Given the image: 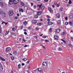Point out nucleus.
Here are the masks:
<instances>
[{
    "instance_id": "obj_44",
    "label": "nucleus",
    "mask_w": 73,
    "mask_h": 73,
    "mask_svg": "<svg viewBox=\"0 0 73 73\" xmlns=\"http://www.w3.org/2000/svg\"><path fill=\"white\" fill-rule=\"evenodd\" d=\"M46 17H47V18H48V19H49V18H50V17L48 15H47L46 16Z\"/></svg>"
},
{
    "instance_id": "obj_32",
    "label": "nucleus",
    "mask_w": 73,
    "mask_h": 73,
    "mask_svg": "<svg viewBox=\"0 0 73 73\" xmlns=\"http://www.w3.org/2000/svg\"><path fill=\"white\" fill-rule=\"evenodd\" d=\"M3 11H2V10H1V9H0V15H1V14L2 13H3Z\"/></svg>"
},
{
    "instance_id": "obj_21",
    "label": "nucleus",
    "mask_w": 73,
    "mask_h": 73,
    "mask_svg": "<svg viewBox=\"0 0 73 73\" xmlns=\"http://www.w3.org/2000/svg\"><path fill=\"white\" fill-rule=\"evenodd\" d=\"M73 17L72 15H70L69 16V18L70 19H72Z\"/></svg>"
},
{
    "instance_id": "obj_24",
    "label": "nucleus",
    "mask_w": 73,
    "mask_h": 73,
    "mask_svg": "<svg viewBox=\"0 0 73 73\" xmlns=\"http://www.w3.org/2000/svg\"><path fill=\"white\" fill-rule=\"evenodd\" d=\"M11 35H12L13 36V35L15 36L16 34H15V33H11Z\"/></svg>"
},
{
    "instance_id": "obj_25",
    "label": "nucleus",
    "mask_w": 73,
    "mask_h": 73,
    "mask_svg": "<svg viewBox=\"0 0 73 73\" xmlns=\"http://www.w3.org/2000/svg\"><path fill=\"white\" fill-rule=\"evenodd\" d=\"M13 53L15 55H16V54H17V52H16V51H14Z\"/></svg>"
},
{
    "instance_id": "obj_18",
    "label": "nucleus",
    "mask_w": 73,
    "mask_h": 73,
    "mask_svg": "<svg viewBox=\"0 0 73 73\" xmlns=\"http://www.w3.org/2000/svg\"><path fill=\"white\" fill-rule=\"evenodd\" d=\"M38 15L37 14L36 15H35L34 16V17L35 18V19H37L38 17Z\"/></svg>"
},
{
    "instance_id": "obj_27",
    "label": "nucleus",
    "mask_w": 73,
    "mask_h": 73,
    "mask_svg": "<svg viewBox=\"0 0 73 73\" xmlns=\"http://www.w3.org/2000/svg\"><path fill=\"white\" fill-rule=\"evenodd\" d=\"M27 21H25L23 22L24 25H27Z\"/></svg>"
},
{
    "instance_id": "obj_46",
    "label": "nucleus",
    "mask_w": 73,
    "mask_h": 73,
    "mask_svg": "<svg viewBox=\"0 0 73 73\" xmlns=\"http://www.w3.org/2000/svg\"><path fill=\"white\" fill-rule=\"evenodd\" d=\"M11 59L12 60H14V57H11Z\"/></svg>"
},
{
    "instance_id": "obj_5",
    "label": "nucleus",
    "mask_w": 73,
    "mask_h": 73,
    "mask_svg": "<svg viewBox=\"0 0 73 73\" xmlns=\"http://www.w3.org/2000/svg\"><path fill=\"white\" fill-rule=\"evenodd\" d=\"M48 10L49 11H50L51 13H53V11L52 10V8H51L50 7H48Z\"/></svg>"
},
{
    "instance_id": "obj_19",
    "label": "nucleus",
    "mask_w": 73,
    "mask_h": 73,
    "mask_svg": "<svg viewBox=\"0 0 73 73\" xmlns=\"http://www.w3.org/2000/svg\"><path fill=\"white\" fill-rule=\"evenodd\" d=\"M58 24L60 25V24H61V21L58 20L57 22Z\"/></svg>"
},
{
    "instance_id": "obj_40",
    "label": "nucleus",
    "mask_w": 73,
    "mask_h": 73,
    "mask_svg": "<svg viewBox=\"0 0 73 73\" xmlns=\"http://www.w3.org/2000/svg\"><path fill=\"white\" fill-rule=\"evenodd\" d=\"M68 24H69V23L67 22H66L65 23V25H68Z\"/></svg>"
},
{
    "instance_id": "obj_16",
    "label": "nucleus",
    "mask_w": 73,
    "mask_h": 73,
    "mask_svg": "<svg viewBox=\"0 0 73 73\" xmlns=\"http://www.w3.org/2000/svg\"><path fill=\"white\" fill-rule=\"evenodd\" d=\"M42 25V23H40L38 22L37 23V25H38V26H41V25Z\"/></svg>"
},
{
    "instance_id": "obj_62",
    "label": "nucleus",
    "mask_w": 73,
    "mask_h": 73,
    "mask_svg": "<svg viewBox=\"0 0 73 73\" xmlns=\"http://www.w3.org/2000/svg\"><path fill=\"white\" fill-rule=\"evenodd\" d=\"M65 19L66 20H68V17H66Z\"/></svg>"
},
{
    "instance_id": "obj_12",
    "label": "nucleus",
    "mask_w": 73,
    "mask_h": 73,
    "mask_svg": "<svg viewBox=\"0 0 73 73\" xmlns=\"http://www.w3.org/2000/svg\"><path fill=\"white\" fill-rule=\"evenodd\" d=\"M54 40H57V39H58V37H57V36L56 35H55L54 36Z\"/></svg>"
},
{
    "instance_id": "obj_4",
    "label": "nucleus",
    "mask_w": 73,
    "mask_h": 73,
    "mask_svg": "<svg viewBox=\"0 0 73 73\" xmlns=\"http://www.w3.org/2000/svg\"><path fill=\"white\" fill-rule=\"evenodd\" d=\"M42 64L44 66H47V62H43L42 63Z\"/></svg>"
},
{
    "instance_id": "obj_33",
    "label": "nucleus",
    "mask_w": 73,
    "mask_h": 73,
    "mask_svg": "<svg viewBox=\"0 0 73 73\" xmlns=\"http://www.w3.org/2000/svg\"><path fill=\"white\" fill-rule=\"evenodd\" d=\"M45 8V7H44V6H42L41 8V10L42 11V10H43V9Z\"/></svg>"
},
{
    "instance_id": "obj_31",
    "label": "nucleus",
    "mask_w": 73,
    "mask_h": 73,
    "mask_svg": "<svg viewBox=\"0 0 73 73\" xmlns=\"http://www.w3.org/2000/svg\"><path fill=\"white\" fill-rule=\"evenodd\" d=\"M23 61H27V59L26 58H24L23 59Z\"/></svg>"
},
{
    "instance_id": "obj_41",
    "label": "nucleus",
    "mask_w": 73,
    "mask_h": 73,
    "mask_svg": "<svg viewBox=\"0 0 73 73\" xmlns=\"http://www.w3.org/2000/svg\"><path fill=\"white\" fill-rule=\"evenodd\" d=\"M42 38H46V36H42Z\"/></svg>"
},
{
    "instance_id": "obj_1",
    "label": "nucleus",
    "mask_w": 73,
    "mask_h": 73,
    "mask_svg": "<svg viewBox=\"0 0 73 73\" xmlns=\"http://www.w3.org/2000/svg\"><path fill=\"white\" fill-rule=\"evenodd\" d=\"M19 2V0H9V3L10 4V5H12L13 4V3L15 4H17Z\"/></svg>"
},
{
    "instance_id": "obj_8",
    "label": "nucleus",
    "mask_w": 73,
    "mask_h": 73,
    "mask_svg": "<svg viewBox=\"0 0 73 73\" xmlns=\"http://www.w3.org/2000/svg\"><path fill=\"white\" fill-rule=\"evenodd\" d=\"M32 23L33 24H36L37 23V22L36 20H33L32 21Z\"/></svg>"
},
{
    "instance_id": "obj_37",
    "label": "nucleus",
    "mask_w": 73,
    "mask_h": 73,
    "mask_svg": "<svg viewBox=\"0 0 73 73\" xmlns=\"http://www.w3.org/2000/svg\"><path fill=\"white\" fill-rule=\"evenodd\" d=\"M68 45L70 47H71V48H72V47H73V46L72 45V44H69Z\"/></svg>"
},
{
    "instance_id": "obj_42",
    "label": "nucleus",
    "mask_w": 73,
    "mask_h": 73,
    "mask_svg": "<svg viewBox=\"0 0 73 73\" xmlns=\"http://www.w3.org/2000/svg\"><path fill=\"white\" fill-rule=\"evenodd\" d=\"M69 3L70 4L72 3V1H71V0H69Z\"/></svg>"
},
{
    "instance_id": "obj_17",
    "label": "nucleus",
    "mask_w": 73,
    "mask_h": 73,
    "mask_svg": "<svg viewBox=\"0 0 73 73\" xmlns=\"http://www.w3.org/2000/svg\"><path fill=\"white\" fill-rule=\"evenodd\" d=\"M19 11L20 12H24V10H23L22 9H19Z\"/></svg>"
},
{
    "instance_id": "obj_51",
    "label": "nucleus",
    "mask_w": 73,
    "mask_h": 73,
    "mask_svg": "<svg viewBox=\"0 0 73 73\" xmlns=\"http://www.w3.org/2000/svg\"><path fill=\"white\" fill-rule=\"evenodd\" d=\"M36 6L35 5H34V9H36Z\"/></svg>"
},
{
    "instance_id": "obj_43",
    "label": "nucleus",
    "mask_w": 73,
    "mask_h": 73,
    "mask_svg": "<svg viewBox=\"0 0 73 73\" xmlns=\"http://www.w3.org/2000/svg\"><path fill=\"white\" fill-rule=\"evenodd\" d=\"M49 40H45V42H49Z\"/></svg>"
},
{
    "instance_id": "obj_60",
    "label": "nucleus",
    "mask_w": 73,
    "mask_h": 73,
    "mask_svg": "<svg viewBox=\"0 0 73 73\" xmlns=\"http://www.w3.org/2000/svg\"><path fill=\"white\" fill-rule=\"evenodd\" d=\"M22 66H24V65H25V64L24 63H22Z\"/></svg>"
},
{
    "instance_id": "obj_2",
    "label": "nucleus",
    "mask_w": 73,
    "mask_h": 73,
    "mask_svg": "<svg viewBox=\"0 0 73 73\" xmlns=\"http://www.w3.org/2000/svg\"><path fill=\"white\" fill-rule=\"evenodd\" d=\"M13 12L12 11H10L9 12V15L10 16H12L13 15Z\"/></svg>"
},
{
    "instance_id": "obj_39",
    "label": "nucleus",
    "mask_w": 73,
    "mask_h": 73,
    "mask_svg": "<svg viewBox=\"0 0 73 73\" xmlns=\"http://www.w3.org/2000/svg\"><path fill=\"white\" fill-rule=\"evenodd\" d=\"M9 31H6L5 33L6 35H8V33H9Z\"/></svg>"
},
{
    "instance_id": "obj_49",
    "label": "nucleus",
    "mask_w": 73,
    "mask_h": 73,
    "mask_svg": "<svg viewBox=\"0 0 73 73\" xmlns=\"http://www.w3.org/2000/svg\"><path fill=\"white\" fill-rule=\"evenodd\" d=\"M35 29L36 30H37V31H38V30H39V28H36Z\"/></svg>"
},
{
    "instance_id": "obj_29",
    "label": "nucleus",
    "mask_w": 73,
    "mask_h": 73,
    "mask_svg": "<svg viewBox=\"0 0 73 73\" xmlns=\"http://www.w3.org/2000/svg\"><path fill=\"white\" fill-rule=\"evenodd\" d=\"M18 69H20L21 67V64H20L18 65Z\"/></svg>"
},
{
    "instance_id": "obj_38",
    "label": "nucleus",
    "mask_w": 73,
    "mask_h": 73,
    "mask_svg": "<svg viewBox=\"0 0 73 73\" xmlns=\"http://www.w3.org/2000/svg\"><path fill=\"white\" fill-rule=\"evenodd\" d=\"M60 3H58V4L57 5L56 7H60Z\"/></svg>"
},
{
    "instance_id": "obj_36",
    "label": "nucleus",
    "mask_w": 73,
    "mask_h": 73,
    "mask_svg": "<svg viewBox=\"0 0 73 73\" xmlns=\"http://www.w3.org/2000/svg\"><path fill=\"white\" fill-rule=\"evenodd\" d=\"M20 29H21V30L23 28V26H20Z\"/></svg>"
},
{
    "instance_id": "obj_55",
    "label": "nucleus",
    "mask_w": 73,
    "mask_h": 73,
    "mask_svg": "<svg viewBox=\"0 0 73 73\" xmlns=\"http://www.w3.org/2000/svg\"><path fill=\"white\" fill-rule=\"evenodd\" d=\"M56 1H55L54 2V5H56Z\"/></svg>"
},
{
    "instance_id": "obj_11",
    "label": "nucleus",
    "mask_w": 73,
    "mask_h": 73,
    "mask_svg": "<svg viewBox=\"0 0 73 73\" xmlns=\"http://www.w3.org/2000/svg\"><path fill=\"white\" fill-rule=\"evenodd\" d=\"M61 31V30H60V29H57L56 30V31L57 33H59V32H60V31Z\"/></svg>"
},
{
    "instance_id": "obj_48",
    "label": "nucleus",
    "mask_w": 73,
    "mask_h": 73,
    "mask_svg": "<svg viewBox=\"0 0 73 73\" xmlns=\"http://www.w3.org/2000/svg\"><path fill=\"white\" fill-rule=\"evenodd\" d=\"M31 62V60H29L27 62H26V63H29V62Z\"/></svg>"
},
{
    "instance_id": "obj_64",
    "label": "nucleus",
    "mask_w": 73,
    "mask_h": 73,
    "mask_svg": "<svg viewBox=\"0 0 73 73\" xmlns=\"http://www.w3.org/2000/svg\"><path fill=\"white\" fill-rule=\"evenodd\" d=\"M11 73H13V71L11 70Z\"/></svg>"
},
{
    "instance_id": "obj_35",
    "label": "nucleus",
    "mask_w": 73,
    "mask_h": 73,
    "mask_svg": "<svg viewBox=\"0 0 73 73\" xmlns=\"http://www.w3.org/2000/svg\"><path fill=\"white\" fill-rule=\"evenodd\" d=\"M61 35H62L63 36H64V35H65V32H63L61 33Z\"/></svg>"
},
{
    "instance_id": "obj_45",
    "label": "nucleus",
    "mask_w": 73,
    "mask_h": 73,
    "mask_svg": "<svg viewBox=\"0 0 73 73\" xmlns=\"http://www.w3.org/2000/svg\"><path fill=\"white\" fill-rule=\"evenodd\" d=\"M23 42H25L26 41H27V40H25V39H23Z\"/></svg>"
},
{
    "instance_id": "obj_56",
    "label": "nucleus",
    "mask_w": 73,
    "mask_h": 73,
    "mask_svg": "<svg viewBox=\"0 0 73 73\" xmlns=\"http://www.w3.org/2000/svg\"><path fill=\"white\" fill-rule=\"evenodd\" d=\"M48 0H44V1H45V2H48Z\"/></svg>"
},
{
    "instance_id": "obj_15",
    "label": "nucleus",
    "mask_w": 73,
    "mask_h": 73,
    "mask_svg": "<svg viewBox=\"0 0 73 73\" xmlns=\"http://www.w3.org/2000/svg\"><path fill=\"white\" fill-rule=\"evenodd\" d=\"M38 72H39L40 73L42 72V69L41 68H39L38 69Z\"/></svg>"
},
{
    "instance_id": "obj_63",
    "label": "nucleus",
    "mask_w": 73,
    "mask_h": 73,
    "mask_svg": "<svg viewBox=\"0 0 73 73\" xmlns=\"http://www.w3.org/2000/svg\"><path fill=\"white\" fill-rule=\"evenodd\" d=\"M41 41H44V39H41Z\"/></svg>"
},
{
    "instance_id": "obj_57",
    "label": "nucleus",
    "mask_w": 73,
    "mask_h": 73,
    "mask_svg": "<svg viewBox=\"0 0 73 73\" xmlns=\"http://www.w3.org/2000/svg\"><path fill=\"white\" fill-rule=\"evenodd\" d=\"M66 73H70V72H69L68 71H66Z\"/></svg>"
},
{
    "instance_id": "obj_58",
    "label": "nucleus",
    "mask_w": 73,
    "mask_h": 73,
    "mask_svg": "<svg viewBox=\"0 0 73 73\" xmlns=\"http://www.w3.org/2000/svg\"><path fill=\"white\" fill-rule=\"evenodd\" d=\"M50 69H52V66H50Z\"/></svg>"
},
{
    "instance_id": "obj_52",
    "label": "nucleus",
    "mask_w": 73,
    "mask_h": 73,
    "mask_svg": "<svg viewBox=\"0 0 73 73\" xmlns=\"http://www.w3.org/2000/svg\"><path fill=\"white\" fill-rule=\"evenodd\" d=\"M15 28H13L12 29V30L13 31H15Z\"/></svg>"
},
{
    "instance_id": "obj_53",
    "label": "nucleus",
    "mask_w": 73,
    "mask_h": 73,
    "mask_svg": "<svg viewBox=\"0 0 73 73\" xmlns=\"http://www.w3.org/2000/svg\"><path fill=\"white\" fill-rule=\"evenodd\" d=\"M27 46H28L27 45H25L24 46V47L25 48L26 47H27Z\"/></svg>"
},
{
    "instance_id": "obj_3",
    "label": "nucleus",
    "mask_w": 73,
    "mask_h": 73,
    "mask_svg": "<svg viewBox=\"0 0 73 73\" xmlns=\"http://www.w3.org/2000/svg\"><path fill=\"white\" fill-rule=\"evenodd\" d=\"M42 12L41 11H37V12L36 13L37 15L38 16L41 15L42 14Z\"/></svg>"
},
{
    "instance_id": "obj_61",
    "label": "nucleus",
    "mask_w": 73,
    "mask_h": 73,
    "mask_svg": "<svg viewBox=\"0 0 73 73\" xmlns=\"http://www.w3.org/2000/svg\"><path fill=\"white\" fill-rule=\"evenodd\" d=\"M34 37H35V38H37V37L36 36H35Z\"/></svg>"
},
{
    "instance_id": "obj_30",
    "label": "nucleus",
    "mask_w": 73,
    "mask_h": 73,
    "mask_svg": "<svg viewBox=\"0 0 73 73\" xmlns=\"http://www.w3.org/2000/svg\"><path fill=\"white\" fill-rule=\"evenodd\" d=\"M42 4H41L40 5H38L37 6H38L39 8H41V6H42Z\"/></svg>"
},
{
    "instance_id": "obj_34",
    "label": "nucleus",
    "mask_w": 73,
    "mask_h": 73,
    "mask_svg": "<svg viewBox=\"0 0 73 73\" xmlns=\"http://www.w3.org/2000/svg\"><path fill=\"white\" fill-rule=\"evenodd\" d=\"M52 27H51L50 29V32H52Z\"/></svg>"
},
{
    "instance_id": "obj_23",
    "label": "nucleus",
    "mask_w": 73,
    "mask_h": 73,
    "mask_svg": "<svg viewBox=\"0 0 73 73\" xmlns=\"http://www.w3.org/2000/svg\"><path fill=\"white\" fill-rule=\"evenodd\" d=\"M69 24L70 25H73V23L71 21H70L69 22Z\"/></svg>"
},
{
    "instance_id": "obj_20",
    "label": "nucleus",
    "mask_w": 73,
    "mask_h": 73,
    "mask_svg": "<svg viewBox=\"0 0 73 73\" xmlns=\"http://www.w3.org/2000/svg\"><path fill=\"white\" fill-rule=\"evenodd\" d=\"M27 29L29 30H31V29H32V27L31 26L28 27Z\"/></svg>"
},
{
    "instance_id": "obj_26",
    "label": "nucleus",
    "mask_w": 73,
    "mask_h": 73,
    "mask_svg": "<svg viewBox=\"0 0 73 73\" xmlns=\"http://www.w3.org/2000/svg\"><path fill=\"white\" fill-rule=\"evenodd\" d=\"M21 5H23V6H24V5H25V4H24V3L23 2H21Z\"/></svg>"
},
{
    "instance_id": "obj_13",
    "label": "nucleus",
    "mask_w": 73,
    "mask_h": 73,
    "mask_svg": "<svg viewBox=\"0 0 73 73\" xmlns=\"http://www.w3.org/2000/svg\"><path fill=\"white\" fill-rule=\"evenodd\" d=\"M0 5L1 7H3V6H4V5H3V2H1L0 3Z\"/></svg>"
},
{
    "instance_id": "obj_7",
    "label": "nucleus",
    "mask_w": 73,
    "mask_h": 73,
    "mask_svg": "<svg viewBox=\"0 0 73 73\" xmlns=\"http://www.w3.org/2000/svg\"><path fill=\"white\" fill-rule=\"evenodd\" d=\"M2 16L3 17H5V15L6 14L5 12H3L2 13Z\"/></svg>"
},
{
    "instance_id": "obj_50",
    "label": "nucleus",
    "mask_w": 73,
    "mask_h": 73,
    "mask_svg": "<svg viewBox=\"0 0 73 73\" xmlns=\"http://www.w3.org/2000/svg\"><path fill=\"white\" fill-rule=\"evenodd\" d=\"M24 33L25 35H27V32H25Z\"/></svg>"
},
{
    "instance_id": "obj_9",
    "label": "nucleus",
    "mask_w": 73,
    "mask_h": 73,
    "mask_svg": "<svg viewBox=\"0 0 73 73\" xmlns=\"http://www.w3.org/2000/svg\"><path fill=\"white\" fill-rule=\"evenodd\" d=\"M47 24L48 25H52L53 23L49 21L48 22Z\"/></svg>"
},
{
    "instance_id": "obj_14",
    "label": "nucleus",
    "mask_w": 73,
    "mask_h": 73,
    "mask_svg": "<svg viewBox=\"0 0 73 73\" xmlns=\"http://www.w3.org/2000/svg\"><path fill=\"white\" fill-rule=\"evenodd\" d=\"M0 60H2V61H5V59L3 58L1 56H0Z\"/></svg>"
},
{
    "instance_id": "obj_28",
    "label": "nucleus",
    "mask_w": 73,
    "mask_h": 73,
    "mask_svg": "<svg viewBox=\"0 0 73 73\" xmlns=\"http://www.w3.org/2000/svg\"><path fill=\"white\" fill-rule=\"evenodd\" d=\"M61 41H63V42H64V43L65 44V43H66V41H65V40H63V39H61Z\"/></svg>"
},
{
    "instance_id": "obj_10",
    "label": "nucleus",
    "mask_w": 73,
    "mask_h": 73,
    "mask_svg": "<svg viewBox=\"0 0 73 73\" xmlns=\"http://www.w3.org/2000/svg\"><path fill=\"white\" fill-rule=\"evenodd\" d=\"M56 17L57 18L60 17V14L59 13H57L56 15Z\"/></svg>"
},
{
    "instance_id": "obj_59",
    "label": "nucleus",
    "mask_w": 73,
    "mask_h": 73,
    "mask_svg": "<svg viewBox=\"0 0 73 73\" xmlns=\"http://www.w3.org/2000/svg\"><path fill=\"white\" fill-rule=\"evenodd\" d=\"M42 47L44 49H46V48H45V47H44V46H42Z\"/></svg>"
},
{
    "instance_id": "obj_6",
    "label": "nucleus",
    "mask_w": 73,
    "mask_h": 73,
    "mask_svg": "<svg viewBox=\"0 0 73 73\" xmlns=\"http://www.w3.org/2000/svg\"><path fill=\"white\" fill-rule=\"evenodd\" d=\"M11 48L10 47H7V48H6V50L7 52H9L10 50H11Z\"/></svg>"
},
{
    "instance_id": "obj_54",
    "label": "nucleus",
    "mask_w": 73,
    "mask_h": 73,
    "mask_svg": "<svg viewBox=\"0 0 73 73\" xmlns=\"http://www.w3.org/2000/svg\"><path fill=\"white\" fill-rule=\"evenodd\" d=\"M47 21H50V19H47Z\"/></svg>"
},
{
    "instance_id": "obj_47",
    "label": "nucleus",
    "mask_w": 73,
    "mask_h": 73,
    "mask_svg": "<svg viewBox=\"0 0 73 73\" xmlns=\"http://www.w3.org/2000/svg\"><path fill=\"white\" fill-rule=\"evenodd\" d=\"M70 40H73V37L70 36Z\"/></svg>"
},
{
    "instance_id": "obj_22",
    "label": "nucleus",
    "mask_w": 73,
    "mask_h": 73,
    "mask_svg": "<svg viewBox=\"0 0 73 73\" xmlns=\"http://www.w3.org/2000/svg\"><path fill=\"white\" fill-rule=\"evenodd\" d=\"M58 49V50H59V51H61L62 50V48H61V47H59Z\"/></svg>"
}]
</instances>
